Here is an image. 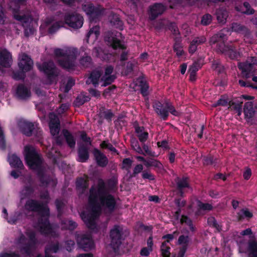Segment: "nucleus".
<instances>
[{"instance_id": "nucleus-33", "label": "nucleus", "mask_w": 257, "mask_h": 257, "mask_svg": "<svg viewBox=\"0 0 257 257\" xmlns=\"http://www.w3.org/2000/svg\"><path fill=\"white\" fill-rule=\"evenodd\" d=\"M61 248L59 242L51 241L45 247V254H50V253H57Z\"/></svg>"}, {"instance_id": "nucleus-50", "label": "nucleus", "mask_w": 257, "mask_h": 257, "mask_svg": "<svg viewBox=\"0 0 257 257\" xmlns=\"http://www.w3.org/2000/svg\"><path fill=\"white\" fill-rule=\"evenodd\" d=\"M166 105L168 111V115L169 113L175 116H180L181 115V112L176 110L175 107L170 102H166Z\"/></svg>"}, {"instance_id": "nucleus-10", "label": "nucleus", "mask_w": 257, "mask_h": 257, "mask_svg": "<svg viewBox=\"0 0 257 257\" xmlns=\"http://www.w3.org/2000/svg\"><path fill=\"white\" fill-rule=\"evenodd\" d=\"M82 9L88 16L89 21L95 23L99 20L104 10L100 6L95 7L91 3L83 5Z\"/></svg>"}, {"instance_id": "nucleus-22", "label": "nucleus", "mask_w": 257, "mask_h": 257, "mask_svg": "<svg viewBox=\"0 0 257 257\" xmlns=\"http://www.w3.org/2000/svg\"><path fill=\"white\" fill-rule=\"evenodd\" d=\"M22 133L27 137H31L35 128V123L29 121L24 120L19 123Z\"/></svg>"}, {"instance_id": "nucleus-14", "label": "nucleus", "mask_w": 257, "mask_h": 257, "mask_svg": "<svg viewBox=\"0 0 257 257\" xmlns=\"http://www.w3.org/2000/svg\"><path fill=\"white\" fill-rule=\"evenodd\" d=\"M14 18L15 20L21 22L23 26L25 28V35L28 37L30 35L34 34V30L31 27V17L29 15L23 14L21 15L18 12L15 11L14 13Z\"/></svg>"}, {"instance_id": "nucleus-46", "label": "nucleus", "mask_w": 257, "mask_h": 257, "mask_svg": "<svg viewBox=\"0 0 257 257\" xmlns=\"http://www.w3.org/2000/svg\"><path fill=\"white\" fill-rule=\"evenodd\" d=\"M79 63L84 68L90 67L92 65V58L89 56H83L80 58Z\"/></svg>"}, {"instance_id": "nucleus-51", "label": "nucleus", "mask_w": 257, "mask_h": 257, "mask_svg": "<svg viewBox=\"0 0 257 257\" xmlns=\"http://www.w3.org/2000/svg\"><path fill=\"white\" fill-rule=\"evenodd\" d=\"M212 68L217 71L219 74L222 73L224 71V67L221 64L219 60H214L212 63Z\"/></svg>"}, {"instance_id": "nucleus-57", "label": "nucleus", "mask_w": 257, "mask_h": 257, "mask_svg": "<svg viewBox=\"0 0 257 257\" xmlns=\"http://www.w3.org/2000/svg\"><path fill=\"white\" fill-rule=\"evenodd\" d=\"M168 29L171 31L172 34L174 36H180V33L179 32L178 26L175 23L171 22L168 25Z\"/></svg>"}, {"instance_id": "nucleus-36", "label": "nucleus", "mask_w": 257, "mask_h": 257, "mask_svg": "<svg viewBox=\"0 0 257 257\" xmlns=\"http://www.w3.org/2000/svg\"><path fill=\"white\" fill-rule=\"evenodd\" d=\"M49 127L52 136H55L59 134L60 131V123L57 119H51L49 122Z\"/></svg>"}, {"instance_id": "nucleus-20", "label": "nucleus", "mask_w": 257, "mask_h": 257, "mask_svg": "<svg viewBox=\"0 0 257 257\" xmlns=\"http://www.w3.org/2000/svg\"><path fill=\"white\" fill-rule=\"evenodd\" d=\"M133 126L140 142L142 144L145 143L149 138V133L145 131L144 126H140L139 122L137 121L134 123Z\"/></svg>"}, {"instance_id": "nucleus-30", "label": "nucleus", "mask_w": 257, "mask_h": 257, "mask_svg": "<svg viewBox=\"0 0 257 257\" xmlns=\"http://www.w3.org/2000/svg\"><path fill=\"white\" fill-rule=\"evenodd\" d=\"M102 76V72L98 70H93L91 71L88 77L90 82L94 87H97L99 85V81Z\"/></svg>"}, {"instance_id": "nucleus-3", "label": "nucleus", "mask_w": 257, "mask_h": 257, "mask_svg": "<svg viewBox=\"0 0 257 257\" xmlns=\"http://www.w3.org/2000/svg\"><path fill=\"white\" fill-rule=\"evenodd\" d=\"M216 43V51L218 54L223 55L230 60H237L240 57V53L238 51L237 46L234 44L225 45L224 42H220L216 34L210 38V45Z\"/></svg>"}, {"instance_id": "nucleus-59", "label": "nucleus", "mask_w": 257, "mask_h": 257, "mask_svg": "<svg viewBox=\"0 0 257 257\" xmlns=\"http://www.w3.org/2000/svg\"><path fill=\"white\" fill-rule=\"evenodd\" d=\"M207 223L210 226L215 228L218 230L220 229L219 225L216 220L215 217L212 216L208 217L207 219Z\"/></svg>"}, {"instance_id": "nucleus-17", "label": "nucleus", "mask_w": 257, "mask_h": 257, "mask_svg": "<svg viewBox=\"0 0 257 257\" xmlns=\"http://www.w3.org/2000/svg\"><path fill=\"white\" fill-rule=\"evenodd\" d=\"M33 61L30 56L27 54L24 53L19 60L18 66L20 70H24L27 72L33 69Z\"/></svg>"}, {"instance_id": "nucleus-35", "label": "nucleus", "mask_w": 257, "mask_h": 257, "mask_svg": "<svg viewBox=\"0 0 257 257\" xmlns=\"http://www.w3.org/2000/svg\"><path fill=\"white\" fill-rule=\"evenodd\" d=\"M248 257H257V241L251 240L248 242L246 249Z\"/></svg>"}, {"instance_id": "nucleus-5", "label": "nucleus", "mask_w": 257, "mask_h": 257, "mask_svg": "<svg viewBox=\"0 0 257 257\" xmlns=\"http://www.w3.org/2000/svg\"><path fill=\"white\" fill-rule=\"evenodd\" d=\"M126 236L125 230L120 225L115 224L109 231L110 245L115 252L118 251Z\"/></svg>"}, {"instance_id": "nucleus-4", "label": "nucleus", "mask_w": 257, "mask_h": 257, "mask_svg": "<svg viewBox=\"0 0 257 257\" xmlns=\"http://www.w3.org/2000/svg\"><path fill=\"white\" fill-rule=\"evenodd\" d=\"M54 53L57 57H63L58 61L59 65L61 67L65 69H73L74 68L76 54L73 50H64L60 48H56L54 51Z\"/></svg>"}, {"instance_id": "nucleus-60", "label": "nucleus", "mask_w": 257, "mask_h": 257, "mask_svg": "<svg viewBox=\"0 0 257 257\" xmlns=\"http://www.w3.org/2000/svg\"><path fill=\"white\" fill-rule=\"evenodd\" d=\"M173 51L176 52V56L179 58L184 55L185 52L183 50L182 45L178 46L177 45H173Z\"/></svg>"}, {"instance_id": "nucleus-21", "label": "nucleus", "mask_w": 257, "mask_h": 257, "mask_svg": "<svg viewBox=\"0 0 257 257\" xmlns=\"http://www.w3.org/2000/svg\"><path fill=\"white\" fill-rule=\"evenodd\" d=\"M77 154L76 160L78 162H86L89 158V148L85 144H82L78 146Z\"/></svg>"}, {"instance_id": "nucleus-32", "label": "nucleus", "mask_w": 257, "mask_h": 257, "mask_svg": "<svg viewBox=\"0 0 257 257\" xmlns=\"http://www.w3.org/2000/svg\"><path fill=\"white\" fill-rule=\"evenodd\" d=\"M89 185L88 180L83 177H78L76 181V189L81 194H83L88 188Z\"/></svg>"}, {"instance_id": "nucleus-37", "label": "nucleus", "mask_w": 257, "mask_h": 257, "mask_svg": "<svg viewBox=\"0 0 257 257\" xmlns=\"http://www.w3.org/2000/svg\"><path fill=\"white\" fill-rule=\"evenodd\" d=\"M110 23L113 27L122 31L123 29V23L117 14H112L110 18Z\"/></svg>"}, {"instance_id": "nucleus-7", "label": "nucleus", "mask_w": 257, "mask_h": 257, "mask_svg": "<svg viewBox=\"0 0 257 257\" xmlns=\"http://www.w3.org/2000/svg\"><path fill=\"white\" fill-rule=\"evenodd\" d=\"M25 208L29 211L37 212L42 217L50 216V210L48 207L35 199L28 200L25 203Z\"/></svg>"}, {"instance_id": "nucleus-13", "label": "nucleus", "mask_w": 257, "mask_h": 257, "mask_svg": "<svg viewBox=\"0 0 257 257\" xmlns=\"http://www.w3.org/2000/svg\"><path fill=\"white\" fill-rule=\"evenodd\" d=\"M243 113L244 119L249 125L255 124L257 121L256 117V111L253 108V103L252 101L246 102L243 106Z\"/></svg>"}, {"instance_id": "nucleus-42", "label": "nucleus", "mask_w": 257, "mask_h": 257, "mask_svg": "<svg viewBox=\"0 0 257 257\" xmlns=\"http://www.w3.org/2000/svg\"><path fill=\"white\" fill-rule=\"evenodd\" d=\"M90 99L89 96L81 94L76 98L73 103L75 107H79L83 105L85 102L89 101Z\"/></svg>"}, {"instance_id": "nucleus-27", "label": "nucleus", "mask_w": 257, "mask_h": 257, "mask_svg": "<svg viewBox=\"0 0 257 257\" xmlns=\"http://www.w3.org/2000/svg\"><path fill=\"white\" fill-rule=\"evenodd\" d=\"M206 41V38L203 36L195 38L191 42L188 48V52L190 54H194L197 49L198 45L204 44Z\"/></svg>"}, {"instance_id": "nucleus-8", "label": "nucleus", "mask_w": 257, "mask_h": 257, "mask_svg": "<svg viewBox=\"0 0 257 257\" xmlns=\"http://www.w3.org/2000/svg\"><path fill=\"white\" fill-rule=\"evenodd\" d=\"M257 64V59L255 57H250L246 61L239 62L238 64V67L241 71L242 77L247 79L255 74L254 65Z\"/></svg>"}, {"instance_id": "nucleus-40", "label": "nucleus", "mask_w": 257, "mask_h": 257, "mask_svg": "<svg viewBox=\"0 0 257 257\" xmlns=\"http://www.w3.org/2000/svg\"><path fill=\"white\" fill-rule=\"evenodd\" d=\"M10 165L13 168L22 169L24 165L20 158L15 154L9 157Z\"/></svg>"}, {"instance_id": "nucleus-49", "label": "nucleus", "mask_w": 257, "mask_h": 257, "mask_svg": "<svg viewBox=\"0 0 257 257\" xmlns=\"http://www.w3.org/2000/svg\"><path fill=\"white\" fill-rule=\"evenodd\" d=\"M94 35V39H97L98 36L99 35V27L98 26H95L92 27L90 29L89 32L87 33L86 35V39L87 41L88 42V39L90 37Z\"/></svg>"}, {"instance_id": "nucleus-25", "label": "nucleus", "mask_w": 257, "mask_h": 257, "mask_svg": "<svg viewBox=\"0 0 257 257\" xmlns=\"http://www.w3.org/2000/svg\"><path fill=\"white\" fill-rule=\"evenodd\" d=\"M240 2L242 3L243 6H236L235 10L237 11L247 15H251L255 13L254 10L251 7L250 2L246 0H240Z\"/></svg>"}, {"instance_id": "nucleus-34", "label": "nucleus", "mask_w": 257, "mask_h": 257, "mask_svg": "<svg viewBox=\"0 0 257 257\" xmlns=\"http://www.w3.org/2000/svg\"><path fill=\"white\" fill-rule=\"evenodd\" d=\"M98 115L100 118L105 119L108 122H110L112 121L114 114L111 109H107L105 107L102 106L99 109Z\"/></svg>"}, {"instance_id": "nucleus-19", "label": "nucleus", "mask_w": 257, "mask_h": 257, "mask_svg": "<svg viewBox=\"0 0 257 257\" xmlns=\"http://www.w3.org/2000/svg\"><path fill=\"white\" fill-rule=\"evenodd\" d=\"M93 155L98 166L104 168L108 165V159L101 151L95 148L93 151Z\"/></svg>"}, {"instance_id": "nucleus-24", "label": "nucleus", "mask_w": 257, "mask_h": 257, "mask_svg": "<svg viewBox=\"0 0 257 257\" xmlns=\"http://www.w3.org/2000/svg\"><path fill=\"white\" fill-rule=\"evenodd\" d=\"M38 240L35 236L33 239L29 240L28 243H25L23 246L20 247V250L22 253L26 254L27 255H30L32 254L33 250L35 249Z\"/></svg>"}, {"instance_id": "nucleus-11", "label": "nucleus", "mask_w": 257, "mask_h": 257, "mask_svg": "<svg viewBox=\"0 0 257 257\" xmlns=\"http://www.w3.org/2000/svg\"><path fill=\"white\" fill-rule=\"evenodd\" d=\"M64 20L66 24L74 29L81 28L84 21L83 17L76 12L66 13L64 16Z\"/></svg>"}, {"instance_id": "nucleus-16", "label": "nucleus", "mask_w": 257, "mask_h": 257, "mask_svg": "<svg viewBox=\"0 0 257 257\" xmlns=\"http://www.w3.org/2000/svg\"><path fill=\"white\" fill-rule=\"evenodd\" d=\"M166 7L161 3H155L149 7V18L150 20L153 21L161 16L166 11Z\"/></svg>"}, {"instance_id": "nucleus-56", "label": "nucleus", "mask_w": 257, "mask_h": 257, "mask_svg": "<svg viewBox=\"0 0 257 257\" xmlns=\"http://www.w3.org/2000/svg\"><path fill=\"white\" fill-rule=\"evenodd\" d=\"M62 223L66 225V229L70 230H74L77 226L76 222L72 220H63Z\"/></svg>"}, {"instance_id": "nucleus-18", "label": "nucleus", "mask_w": 257, "mask_h": 257, "mask_svg": "<svg viewBox=\"0 0 257 257\" xmlns=\"http://www.w3.org/2000/svg\"><path fill=\"white\" fill-rule=\"evenodd\" d=\"M153 108L155 112L163 120H167L168 118V111L166 104L159 101H155L153 104Z\"/></svg>"}, {"instance_id": "nucleus-54", "label": "nucleus", "mask_w": 257, "mask_h": 257, "mask_svg": "<svg viewBox=\"0 0 257 257\" xmlns=\"http://www.w3.org/2000/svg\"><path fill=\"white\" fill-rule=\"evenodd\" d=\"M34 192V189L31 185L25 186L22 190V194L24 197H28L31 196Z\"/></svg>"}, {"instance_id": "nucleus-1", "label": "nucleus", "mask_w": 257, "mask_h": 257, "mask_svg": "<svg viewBox=\"0 0 257 257\" xmlns=\"http://www.w3.org/2000/svg\"><path fill=\"white\" fill-rule=\"evenodd\" d=\"M88 203L90 212H82L80 216L89 229L95 228V220L100 215L102 207L110 213H112L116 208V201L114 196L108 192L106 184L101 178L98 179L96 186L93 185L91 186Z\"/></svg>"}, {"instance_id": "nucleus-61", "label": "nucleus", "mask_w": 257, "mask_h": 257, "mask_svg": "<svg viewBox=\"0 0 257 257\" xmlns=\"http://www.w3.org/2000/svg\"><path fill=\"white\" fill-rule=\"evenodd\" d=\"M55 204L58 211V215H60L62 213L63 208L64 207V204L62 200L58 199H57L55 200Z\"/></svg>"}, {"instance_id": "nucleus-41", "label": "nucleus", "mask_w": 257, "mask_h": 257, "mask_svg": "<svg viewBox=\"0 0 257 257\" xmlns=\"http://www.w3.org/2000/svg\"><path fill=\"white\" fill-rule=\"evenodd\" d=\"M198 210L195 212L196 215H199L200 214V211H211L213 209V206L211 204L208 203H203L200 200L197 201Z\"/></svg>"}, {"instance_id": "nucleus-64", "label": "nucleus", "mask_w": 257, "mask_h": 257, "mask_svg": "<svg viewBox=\"0 0 257 257\" xmlns=\"http://www.w3.org/2000/svg\"><path fill=\"white\" fill-rule=\"evenodd\" d=\"M141 93L143 96H146L148 95L149 85L146 82H142L140 85Z\"/></svg>"}, {"instance_id": "nucleus-44", "label": "nucleus", "mask_w": 257, "mask_h": 257, "mask_svg": "<svg viewBox=\"0 0 257 257\" xmlns=\"http://www.w3.org/2000/svg\"><path fill=\"white\" fill-rule=\"evenodd\" d=\"M131 145L132 149L137 153L145 155V154L143 152L142 148L141 147L138 141L136 138L132 139L131 140Z\"/></svg>"}, {"instance_id": "nucleus-43", "label": "nucleus", "mask_w": 257, "mask_h": 257, "mask_svg": "<svg viewBox=\"0 0 257 257\" xmlns=\"http://www.w3.org/2000/svg\"><path fill=\"white\" fill-rule=\"evenodd\" d=\"M116 77L115 75H102L100 79V82H102L101 86L106 87L114 82Z\"/></svg>"}, {"instance_id": "nucleus-39", "label": "nucleus", "mask_w": 257, "mask_h": 257, "mask_svg": "<svg viewBox=\"0 0 257 257\" xmlns=\"http://www.w3.org/2000/svg\"><path fill=\"white\" fill-rule=\"evenodd\" d=\"M253 216V213L248 208H242L237 213V219L238 221H242L244 219L249 220Z\"/></svg>"}, {"instance_id": "nucleus-62", "label": "nucleus", "mask_w": 257, "mask_h": 257, "mask_svg": "<svg viewBox=\"0 0 257 257\" xmlns=\"http://www.w3.org/2000/svg\"><path fill=\"white\" fill-rule=\"evenodd\" d=\"M75 84V80L72 77H69L65 85L64 91L65 92H68Z\"/></svg>"}, {"instance_id": "nucleus-55", "label": "nucleus", "mask_w": 257, "mask_h": 257, "mask_svg": "<svg viewBox=\"0 0 257 257\" xmlns=\"http://www.w3.org/2000/svg\"><path fill=\"white\" fill-rule=\"evenodd\" d=\"M238 84L242 87H249L257 90V85L251 83L250 81L240 79L238 80Z\"/></svg>"}, {"instance_id": "nucleus-15", "label": "nucleus", "mask_w": 257, "mask_h": 257, "mask_svg": "<svg viewBox=\"0 0 257 257\" xmlns=\"http://www.w3.org/2000/svg\"><path fill=\"white\" fill-rule=\"evenodd\" d=\"M78 246L84 251H88L94 247V243L89 234H82L78 236L76 239Z\"/></svg>"}, {"instance_id": "nucleus-47", "label": "nucleus", "mask_w": 257, "mask_h": 257, "mask_svg": "<svg viewBox=\"0 0 257 257\" xmlns=\"http://www.w3.org/2000/svg\"><path fill=\"white\" fill-rule=\"evenodd\" d=\"M191 241V238L188 235L182 234L178 237V243L179 245L188 246Z\"/></svg>"}, {"instance_id": "nucleus-6", "label": "nucleus", "mask_w": 257, "mask_h": 257, "mask_svg": "<svg viewBox=\"0 0 257 257\" xmlns=\"http://www.w3.org/2000/svg\"><path fill=\"white\" fill-rule=\"evenodd\" d=\"M38 67L40 71L44 73L50 84L54 82L60 74L59 70L52 61L44 62Z\"/></svg>"}, {"instance_id": "nucleus-29", "label": "nucleus", "mask_w": 257, "mask_h": 257, "mask_svg": "<svg viewBox=\"0 0 257 257\" xmlns=\"http://www.w3.org/2000/svg\"><path fill=\"white\" fill-rule=\"evenodd\" d=\"M62 134L68 147L72 149L74 148L76 145V139L72 134L68 130L63 129L62 131Z\"/></svg>"}, {"instance_id": "nucleus-45", "label": "nucleus", "mask_w": 257, "mask_h": 257, "mask_svg": "<svg viewBox=\"0 0 257 257\" xmlns=\"http://www.w3.org/2000/svg\"><path fill=\"white\" fill-rule=\"evenodd\" d=\"M133 161L130 158H126L123 159L121 168L127 171V174L130 173V169L132 166Z\"/></svg>"}, {"instance_id": "nucleus-48", "label": "nucleus", "mask_w": 257, "mask_h": 257, "mask_svg": "<svg viewBox=\"0 0 257 257\" xmlns=\"http://www.w3.org/2000/svg\"><path fill=\"white\" fill-rule=\"evenodd\" d=\"M170 249L171 247L166 244V241L162 243L161 251L163 257H170L171 254Z\"/></svg>"}, {"instance_id": "nucleus-28", "label": "nucleus", "mask_w": 257, "mask_h": 257, "mask_svg": "<svg viewBox=\"0 0 257 257\" xmlns=\"http://www.w3.org/2000/svg\"><path fill=\"white\" fill-rule=\"evenodd\" d=\"M16 93L20 99H27L31 96V91L24 84H19L17 88Z\"/></svg>"}, {"instance_id": "nucleus-2", "label": "nucleus", "mask_w": 257, "mask_h": 257, "mask_svg": "<svg viewBox=\"0 0 257 257\" xmlns=\"http://www.w3.org/2000/svg\"><path fill=\"white\" fill-rule=\"evenodd\" d=\"M24 155L26 163L29 168L36 171L37 177L42 186L49 185L55 187L57 180L45 175V169L43 166V159L41 155L32 146L27 145L24 148Z\"/></svg>"}, {"instance_id": "nucleus-52", "label": "nucleus", "mask_w": 257, "mask_h": 257, "mask_svg": "<svg viewBox=\"0 0 257 257\" xmlns=\"http://www.w3.org/2000/svg\"><path fill=\"white\" fill-rule=\"evenodd\" d=\"M143 170V166L142 164H138L133 169V173H130L128 174L129 178L132 179L136 177L137 175L139 173H141Z\"/></svg>"}, {"instance_id": "nucleus-9", "label": "nucleus", "mask_w": 257, "mask_h": 257, "mask_svg": "<svg viewBox=\"0 0 257 257\" xmlns=\"http://www.w3.org/2000/svg\"><path fill=\"white\" fill-rule=\"evenodd\" d=\"M122 34L116 31H109L107 32L104 36V40L114 49H125V46L122 44L119 38H121Z\"/></svg>"}, {"instance_id": "nucleus-31", "label": "nucleus", "mask_w": 257, "mask_h": 257, "mask_svg": "<svg viewBox=\"0 0 257 257\" xmlns=\"http://www.w3.org/2000/svg\"><path fill=\"white\" fill-rule=\"evenodd\" d=\"M215 15L219 23L224 24L226 23L228 13L225 8L220 7L216 9Z\"/></svg>"}, {"instance_id": "nucleus-53", "label": "nucleus", "mask_w": 257, "mask_h": 257, "mask_svg": "<svg viewBox=\"0 0 257 257\" xmlns=\"http://www.w3.org/2000/svg\"><path fill=\"white\" fill-rule=\"evenodd\" d=\"M27 72L24 70L17 71L13 73V78L16 80H24L26 76V73Z\"/></svg>"}, {"instance_id": "nucleus-26", "label": "nucleus", "mask_w": 257, "mask_h": 257, "mask_svg": "<svg viewBox=\"0 0 257 257\" xmlns=\"http://www.w3.org/2000/svg\"><path fill=\"white\" fill-rule=\"evenodd\" d=\"M12 55L7 50H5L0 52V66L4 68L11 67Z\"/></svg>"}, {"instance_id": "nucleus-23", "label": "nucleus", "mask_w": 257, "mask_h": 257, "mask_svg": "<svg viewBox=\"0 0 257 257\" xmlns=\"http://www.w3.org/2000/svg\"><path fill=\"white\" fill-rule=\"evenodd\" d=\"M202 164L204 166H212L216 167L219 163V159L212 154L202 156Z\"/></svg>"}, {"instance_id": "nucleus-38", "label": "nucleus", "mask_w": 257, "mask_h": 257, "mask_svg": "<svg viewBox=\"0 0 257 257\" xmlns=\"http://www.w3.org/2000/svg\"><path fill=\"white\" fill-rule=\"evenodd\" d=\"M177 185V189L181 190L190 187L189 179L187 177L183 176L182 178L177 177L175 180Z\"/></svg>"}, {"instance_id": "nucleus-58", "label": "nucleus", "mask_w": 257, "mask_h": 257, "mask_svg": "<svg viewBox=\"0 0 257 257\" xmlns=\"http://www.w3.org/2000/svg\"><path fill=\"white\" fill-rule=\"evenodd\" d=\"M232 29L234 31L238 33H243L247 30L246 27L237 23H233L232 25Z\"/></svg>"}, {"instance_id": "nucleus-63", "label": "nucleus", "mask_w": 257, "mask_h": 257, "mask_svg": "<svg viewBox=\"0 0 257 257\" xmlns=\"http://www.w3.org/2000/svg\"><path fill=\"white\" fill-rule=\"evenodd\" d=\"M161 165V163L159 161L154 159L147 160L145 163V165L148 167L154 166L159 168Z\"/></svg>"}, {"instance_id": "nucleus-12", "label": "nucleus", "mask_w": 257, "mask_h": 257, "mask_svg": "<svg viewBox=\"0 0 257 257\" xmlns=\"http://www.w3.org/2000/svg\"><path fill=\"white\" fill-rule=\"evenodd\" d=\"M49 216L41 217L38 219L37 226L41 234L45 235L56 236V233L50 223Z\"/></svg>"}]
</instances>
